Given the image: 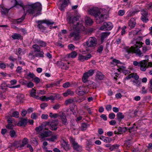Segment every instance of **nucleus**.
Listing matches in <instances>:
<instances>
[{"label":"nucleus","instance_id":"obj_1","mask_svg":"<svg viewBox=\"0 0 152 152\" xmlns=\"http://www.w3.org/2000/svg\"><path fill=\"white\" fill-rule=\"evenodd\" d=\"M14 1L15 6L18 8V5L22 7L23 10H25L30 14H34V16L36 17L41 14L42 6L41 3L37 2L29 5L24 6L23 3L21 1L17 2L15 0H12V2Z\"/></svg>","mask_w":152,"mask_h":152},{"label":"nucleus","instance_id":"obj_2","mask_svg":"<svg viewBox=\"0 0 152 152\" xmlns=\"http://www.w3.org/2000/svg\"><path fill=\"white\" fill-rule=\"evenodd\" d=\"M105 11V9H99L97 7H94L89 10L88 12L90 15L95 17L96 23L99 24L104 20Z\"/></svg>","mask_w":152,"mask_h":152},{"label":"nucleus","instance_id":"obj_3","mask_svg":"<svg viewBox=\"0 0 152 152\" xmlns=\"http://www.w3.org/2000/svg\"><path fill=\"white\" fill-rule=\"evenodd\" d=\"M67 20L69 24L72 25L73 28L74 30L81 32L85 30V27L83 25V21H80L75 24L76 22L79 20L78 17L69 16Z\"/></svg>","mask_w":152,"mask_h":152},{"label":"nucleus","instance_id":"obj_4","mask_svg":"<svg viewBox=\"0 0 152 152\" xmlns=\"http://www.w3.org/2000/svg\"><path fill=\"white\" fill-rule=\"evenodd\" d=\"M135 41V47L131 46L130 47H126L124 48L125 51L128 54L130 53H135L136 55L140 57L143 56L142 53L139 49L141 46L142 43L140 41Z\"/></svg>","mask_w":152,"mask_h":152},{"label":"nucleus","instance_id":"obj_5","mask_svg":"<svg viewBox=\"0 0 152 152\" xmlns=\"http://www.w3.org/2000/svg\"><path fill=\"white\" fill-rule=\"evenodd\" d=\"M33 51H31L28 54V58L31 60L34 59L35 57L43 58L44 53L41 50L40 48L37 44H35L32 46Z\"/></svg>","mask_w":152,"mask_h":152},{"label":"nucleus","instance_id":"obj_6","mask_svg":"<svg viewBox=\"0 0 152 152\" xmlns=\"http://www.w3.org/2000/svg\"><path fill=\"white\" fill-rule=\"evenodd\" d=\"M69 140L74 150L79 151H81L82 150V146L79 145L78 143L75 141V138L70 136L69 137Z\"/></svg>","mask_w":152,"mask_h":152},{"label":"nucleus","instance_id":"obj_7","mask_svg":"<svg viewBox=\"0 0 152 152\" xmlns=\"http://www.w3.org/2000/svg\"><path fill=\"white\" fill-rule=\"evenodd\" d=\"M86 45L89 47H95L97 44V40L95 37H90L86 42Z\"/></svg>","mask_w":152,"mask_h":152},{"label":"nucleus","instance_id":"obj_8","mask_svg":"<svg viewBox=\"0 0 152 152\" xmlns=\"http://www.w3.org/2000/svg\"><path fill=\"white\" fill-rule=\"evenodd\" d=\"M113 28V25L110 22H105L100 27L99 29L102 31L110 30Z\"/></svg>","mask_w":152,"mask_h":152},{"label":"nucleus","instance_id":"obj_9","mask_svg":"<svg viewBox=\"0 0 152 152\" xmlns=\"http://www.w3.org/2000/svg\"><path fill=\"white\" fill-rule=\"evenodd\" d=\"M61 148L66 151H67L71 149L70 145L68 143V142L64 140L61 141Z\"/></svg>","mask_w":152,"mask_h":152},{"label":"nucleus","instance_id":"obj_10","mask_svg":"<svg viewBox=\"0 0 152 152\" xmlns=\"http://www.w3.org/2000/svg\"><path fill=\"white\" fill-rule=\"evenodd\" d=\"M58 123V120H56L49 122L48 124L50 126V129L51 130L56 131L57 129V126Z\"/></svg>","mask_w":152,"mask_h":152},{"label":"nucleus","instance_id":"obj_11","mask_svg":"<svg viewBox=\"0 0 152 152\" xmlns=\"http://www.w3.org/2000/svg\"><path fill=\"white\" fill-rule=\"evenodd\" d=\"M88 91L86 90V87L83 86H80L76 90V92L77 94L80 96H82L86 92H88Z\"/></svg>","mask_w":152,"mask_h":152},{"label":"nucleus","instance_id":"obj_12","mask_svg":"<svg viewBox=\"0 0 152 152\" xmlns=\"http://www.w3.org/2000/svg\"><path fill=\"white\" fill-rule=\"evenodd\" d=\"M140 70L143 72H145L147 68V61L145 60L141 61L140 66Z\"/></svg>","mask_w":152,"mask_h":152},{"label":"nucleus","instance_id":"obj_13","mask_svg":"<svg viewBox=\"0 0 152 152\" xmlns=\"http://www.w3.org/2000/svg\"><path fill=\"white\" fill-rule=\"evenodd\" d=\"M57 65L58 67L63 69L67 70L69 68L66 64L63 63L61 61H58L57 62Z\"/></svg>","mask_w":152,"mask_h":152},{"label":"nucleus","instance_id":"obj_14","mask_svg":"<svg viewBox=\"0 0 152 152\" xmlns=\"http://www.w3.org/2000/svg\"><path fill=\"white\" fill-rule=\"evenodd\" d=\"M52 132L50 131H43L42 132L40 133V137L42 138L45 137H47L52 135Z\"/></svg>","mask_w":152,"mask_h":152},{"label":"nucleus","instance_id":"obj_15","mask_svg":"<svg viewBox=\"0 0 152 152\" xmlns=\"http://www.w3.org/2000/svg\"><path fill=\"white\" fill-rule=\"evenodd\" d=\"M117 70L118 72H122L125 75L129 74L130 73V71L126 69V67L123 66H120L119 68L117 69Z\"/></svg>","mask_w":152,"mask_h":152},{"label":"nucleus","instance_id":"obj_16","mask_svg":"<svg viewBox=\"0 0 152 152\" xmlns=\"http://www.w3.org/2000/svg\"><path fill=\"white\" fill-rule=\"evenodd\" d=\"M34 43L37 44L39 45V47H45L47 45V43L44 41L37 39H35L33 41Z\"/></svg>","mask_w":152,"mask_h":152},{"label":"nucleus","instance_id":"obj_17","mask_svg":"<svg viewBox=\"0 0 152 152\" xmlns=\"http://www.w3.org/2000/svg\"><path fill=\"white\" fill-rule=\"evenodd\" d=\"M136 25L135 20L134 18H132L129 22V26L130 28L132 29L135 27Z\"/></svg>","mask_w":152,"mask_h":152},{"label":"nucleus","instance_id":"obj_18","mask_svg":"<svg viewBox=\"0 0 152 152\" xmlns=\"http://www.w3.org/2000/svg\"><path fill=\"white\" fill-rule=\"evenodd\" d=\"M37 23V26L40 30H44L45 29L46 27L43 25L45 23L44 20H38L36 22Z\"/></svg>","mask_w":152,"mask_h":152},{"label":"nucleus","instance_id":"obj_19","mask_svg":"<svg viewBox=\"0 0 152 152\" xmlns=\"http://www.w3.org/2000/svg\"><path fill=\"white\" fill-rule=\"evenodd\" d=\"M28 122L27 118H21L20 120L19 121L17 124L18 126H25Z\"/></svg>","mask_w":152,"mask_h":152},{"label":"nucleus","instance_id":"obj_20","mask_svg":"<svg viewBox=\"0 0 152 152\" xmlns=\"http://www.w3.org/2000/svg\"><path fill=\"white\" fill-rule=\"evenodd\" d=\"M15 54L17 56L22 55H24L25 53V51H23L20 48H18L14 50Z\"/></svg>","mask_w":152,"mask_h":152},{"label":"nucleus","instance_id":"obj_21","mask_svg":"<svg viewBox=\"0 0 152 152\" xmlns=\"http://www.w3.org/2000/svg\"><path fill=\"white\" fill-rule=\"evenodd\" d=\"M64 1L61 4L59 9L62 11L64 10V8L68 5V3L69 2V0H63Z\"/></svg>","mask_w":152,"mask_h":152},{"label":"nucleus","instance_id":"obj_22","mask_svg":"<svg viewBox=\"0 0 152 152\" xmlns=\"http://www.w3.org/2000/svg\"><path fill=\"white\" fill-rule=\"evenodd\" d=\"M104 76L101 72L98 71L96 74V79L97 80H101L104 78Z\"/></svg>","mask_w":152,"mask_h":152},{"label":"nucleus","instance_id":"obj_23","mask_svg":"<svg viewBox=\"0 0 152 152\" xmlns=\"http://www.w3.org/2000/svg\"><path fill=\"white\" fill-rule=\"evenodd\" d=\"M79 33L75 30V31L71 32L70 34V37H73L75 39L77 40L79 38Z\"/></svg>","mask_w":152,"mask_h":152},{"label":"nucleus","instance_id":"obj_24","mask_svg":"<svg viewBox=\"0 0 152 152\" xmlns=\"http://www.w3.org/2000/svg\"><path fill=\"white\" fill-rule=\"evenodd\" d=\"M140 30H137L136 29L135 30H132L129 32V35L130 37L132 38L135 35L139 34V33L140 32Z\"/></svg>","mask_w":152,"mask_h":152},{"label":"nucleus","instance_id":"obj_25","mask_svg":"<svg viewBox=\"0 0 152 152\" xmlns=\"http://www.w3.org/2000/svg\"><path fill=\"white\" fill-rule=\"evenodd\" d=\"M75 94L74 92L68 89L65 92L63 93L62 95L65 97L67 96L68 95H70L71 96H73Z\"/></svg>","mask_w":152,"mask_h":152},{"label":"nucleus","instance_id":"obj_26","mask_svg":"<svg viewBox=\"0 0 152 152\" xmlns=\"http://www.w3.org/2000/svg\"><path fill=\"white\" fill-rule=\"evenodd\" d=\"M100 139L106 143L110 142L112 140V138L101 136Z\"/></svg>","mask_w":152,"mask_h":152},{"label":"nucleus","instance_id":"obj_27","mask_svg":"<svg viewBox=\"0 0 152 152\" xmlns=\"http://www.w3.org/2000/svg\"><path fill=\"white\" fill-rule=\"evenodd\" d=\"M36 90L34 88H32L31 91L30 95L31 97H33L37 99H39V96L38 95H36Z\"/></svg>","mask_w":152,"mask_h":152},{"label":"nucleus","instance_id":"obj_28","mask_svg":"<svg viewBox=\"0 0 152 152\" xmlns=\"http://www.w3.org/2000/svg\"><path fill=\"white\" fill-rule=\"evenodd\" d=\"M110 34V32H102L101 35V42H103L105 38L107 37Z\"/></svg>","mask_w":152,"mask_h":152},{"label":"nucleus","instance_id":"obj_29","mask_svg":"<svg viewBox=\"0 0 152 152\" xmlns=\"http://www.w3.org/2000/svg\"><path fill=\"white\" fill-rule=\"evenodd\" d=\"M128 129V128L126 127H119L118 129V131L119 134H121L125 132Z\"/></svg>","mask_w":152,"mask_h":152},{"label":"nucleus","instance_id":"obj_30","mask_svg":"<svg viewBox=\"0 0 152 152\" xmlns=\"http://www.w3.org/2000/svg\"><path fill=\"white\" fill-rule=\"evenodd\" d=\"M89 77L87 73L85 72L83 74L82 78L83 82L84 83H86L88 81V79Z\"/></svg>","mask_w":152,"mask_h":152},{"label":"nucleus","instance_id":"obj_31","mask_svg":"<svg viewBox=\"0 0 152 152\" xmlns=\"http://www.w3.org/2000/svg\"><path fill=\"white\" fill-rule=\"evenodd\" d=\"M10 9H7L4 7H1V11L2 14L6 15L7 14Z\"/></svg>","mask_w":152,"mask_h":152},{"label":"nucleus","instance_id":"obj_32","mask_svg":"<svg viewBox=\"0 0 152 152\" xmlns=\"http://www.w3.org/2000/svg\"><path fill=\"white\" fill-rule=\"evenodd\" d=\"M24 97V95L22 94H19L16 96L17 99V101L18 102H20L22 101Z\"/></svg>","mask_w":152,"mask_h":152},{"label":"nucleus","instance_id":"obj_33","mask_svg":"<svg viewBox=\"0 0 152 152\" xmlns=\"http://www.w3.org/2000/svg\"><path fill=\"white\" fill-rule=\"evenodd\" d=\"M89 124L85 123H83L81 124V129L82 131L86 130L87 127L89 126Z\"/></svg>","mask_w":152,"mask_h":152},{"label":"nucleus","instance_id":"obj_34","mask_svg":"<svg viewBox=\"0 0 152 152\" xmlns=\"http://www.w3.org/2000/svg\"><path fill=\"white\" fill-rule=\"evenodd\" d=\"M93 23L92 20L90 18L87 17L85 20L86 24L88 25H91Z\"/></svg>","mask_w":152,"mask_h":152},{"label":"nucleus","instance_id":"obj_35","mask_svg":"<svg viewBox=\"0 0 152 152\" xmlns=\"http://www.w3.org/2000/svg\"><path fill=\"white\" fill-rule=\"evenodd\" d=\"M116 116L117 119L120 120L123 119L124 117V116L123 115V113L120 112H118L117 113Z\"/></svg>","mask_w":152,"mask_h":152},{"label":"nucleus","instance_id":"obj_36","mask_svg":"<svg viewBox=\"0 0 152 152\" xmlns=\"http://www.w3.org/2000/svg\"><path fill=\"white\" fill-rule=\"evenodd\" d=\"M77 55V53L75 51H72L71 53L69 54L68 58H74L76 57Z\"/></svg>","mask_w":152,"mask_h":152},{"label":"nucleus","instance_id":"obj_37","mask_svg":"<svg viewBox=\"0 0 152 152\" xmlns=\"http://www.w3.org/2000/svg\"><path fill=\"white\" fill-rule=\"evenodd\" d=\"M61 118L63 124L64 125L67 124L68 123L66 116L62 114Z\"/></svg>","mask_w":152,"mask_h":152},{"label":"nucleus","instance_id":"obj_38","mask_svg":"<svg viewBox=\"0 0 152 152\" xmlns=\"http://www.w3.org/2000/svg\"><path fill=\"white\" fill-rule=\"evenodd\" d=\"M78 60L80 62H84L85 60V56L83 55L80 54L78 57Z\"/></svg>","mask_w":152,"mask_h":152},{"label":"nucleus","instance_id":"obj_39","mask_svg":"<svg viewBox=\"0 0 152 152\" xmlns=\"http://www.w3.org/2000/svg\"><path fill=\"white\" fill-rule=\"evenodd\" d=\"M28 142V140L26 138H24L23 140L22 144L20 145V147L22 148L26 145Z\"/></svg>","mask_w":152,"mask_h":152},{"label":"nucleus","instance_id":"obj_40","mask_svg":"<svg viewBox=\"0 0 152 152\" xmlns=\"http://www.w3.org/2000/svg\"><path fill=\"white\" fill-rule=\"evenodd\" d=\"M111 63L113 65H116L118 67V68H119V67L120 66H118V64H121V63L118 60L116 59H113L112 61V62H111Z\"/></svg>","mask_w":152,"mask_h":152},{"label":"nucleus","instance_id":"obj_41","mask_svg":"<svg viewBox=\"0 0 152 152\" xmlns=\"http://www.w3.org/2000/svg\"><path fill=\"white\" fill-rule=\"evenodd\" d=\"M21 35L17 33L14 34L12 36V37L14 39H18L20 38Z\"/></svg>","mask_w":152,"mask_h":152},{"label":"nucleus","instance_id":"obj_42","mask_svg":"<svg viewBox=\"0 0 152 152\" xmlns=\"http://www.w3.org/2000/svg\"><path fill=\"white\" fill-rule=\"evenodd\" d=\"M119 145L117 144H115L113 145H111L109 148V149L110 151H112L115 149L118 148L119 147Z\"/></svg>","mask_w":152,"mask_h":152},{"label":"nucleus","instance_id":"obj_43","mask_svg":"<svg viewBox=\"0 0 152 152\" xmlns=\"http://www.w3.org/2000/svg\"><path fill=\"white\" fill-rule=\"evenodd\" d=\"M104 46L102 45H99L97 48V51L99 53H102L103 50Z\"/></svg>","mask_w":152,"mask_h":152},{"label":"nucleus","instance_id":"obj_44","mask_svg":"<svg viewBox=\"0 0 152 152\" xmlns=\"http://www.w3.org/2000/svg\"><path fill=\"white\" fill-rule=\"evenodd\" d=\"M74 102V100L73 99H70L66 100L64 102V104L66 105H67L69 104L73 103Z\"/></svg>","mask_w":152,"mask_h":152},{"label":"nucleus","instance_id":"obj_45","mask_svg":"<svg viewBox=\"0 0 152 152\" xmlns=\"http://www.w3.org/2000/svg\"><path fill=\"white\" fill-rule=\"evenodd\" d=\"M26 14L23 15L21 18L16 20V23H19L21 22L22 21H23L25 19L26 16Z\"/></svg>","mask_w":152,"mask_h":152},{"label":"nucleus","instance_id":"obj_46","mask_svg":"<svg viewBox=\"0 0 152 152\" xmlns=\"http://www.w3.org/2000/svg\"><path fill=\"white\" fill-rule=\"evenodd\" d=\"M59 115L57 113H49V116L51 118H57Z\"/></svg>","mask_w":152,"mask_h":152},{"label":"nucleus","instance_id":"obj_47","mask_svg":"<svg viewBox=\"0 0 152 152\" xmlns=\"http://www.w3.org/2000/svg\"><path fill=\"white\" fill-rule=\"evenodd\" d=\"M43 20L44 23L46 24L48 26L53 25L54 23V22L52 21L51 20Z\"/></svg>","mask_w":152,"mask_h":152},{"label":"nucleus","instance_id":"obj_48","mask_svg":"<svg viewBox=\"0 0 152 152\" xmlns=\"http://www.w3.org/2000/svg\"><path fill=\"white\" fill-rule=\"evenodd\" d=\"M142 39V37L141 36H139L137 38H134L133 40H132L131 43L134 44V43L135 41H140Z\"/></svg>","mask_w":152,"mask_h":152},{"label":"nucleus","instance_id":"obj_49","mask_svg":"<svg viewBox=\"0 0 152 152\" xmlns=\"http://www.w3.org/2000/svg\"><path fill=\"white\" fill-rule=\"evenodd\" d=\"M24 84L26 85L28 88H31L34 86V83L31 82H29L28 83H26Z\"/></svg>","mask_w":152,"mask_h":152},{"label":"nucleus","instance_id":"obj_50","mask_svg":"<svg viewBox=\"0 0 152 152\" xmlns=\"http://www.w3.org/2000/svg\"><path fill=\"white\" fill-rule=\"evenodd\" d=\"M38 116V114H36L35 113H33L31 114V117L33 119H37Z\"/></svg>","mask_w":152,"mask_h":152},{"label":"nucleus","instance_id":"obj_51","mask_svg":"<svg viewBox=\"0 0 152 152\" xmlns=\"http://www.w3.org/2000/svg\"><path fill=\"white\" fill-rule=\"evenodd\" d=\"M141 14L142 16H147L148 12L146 9H142L141 10Z\"/></svg>","mask_w":152,"mask_h":152},{"label":"nucleus","instance_id":"obj_52","mask_svg":"<svg viewBox=\"0 0 152 152\" xmlns=\"http://www.w3.org/2000/svg\"><path fill=\"white\" fill-rule=\"evenodd\" d=\"M141 62V61L138 62L137 61H134L133 62V64L134 66L140 67V66Z\"/></svg>","mask_w":152,"mask_h":152},{"label":"nucleus","instance_id":"obj_53","mask_svg":"<svg viewBox=\"0 0 152 152\" xmlns=\"http://www.w3.org/2000/svg\"><path fill=\"white\" fill-rule=\"evenodd\" d=\"M8 59L10 61H12V62H14L15 61H16V63L17 64H18V63L17 61V59L16 58H14L13 56H10L8 58Z\"/></svg>","mask_w":152,"mask_h":152},{"label":"nucleus","instance_id":"obj_54","mask_svg":"<svg viewBox=\"0 0 152 152\" xmlns=\"http://www.w3.org/2000/svg\"><path fill=\"white\" fill-rule=\"evenodd\" d=\"M19 112L17 111H15L13 112L12 114V116L16 118H18L19 117Z\"/></svg>","mask_w":152,"mask_h":152},{"label":"nucleus","instance_id":"obj_55","mask_svg":"<svg viewBox=\"0 0 152 152\" xmlns=\"http://www.w3.org/2000/svg\"><path fill=\"white\" fill-rule=\"evenodd\" d=\"M87 73L88 76H92L94 73V70L92 69H90L87 72H86Z\"/></svg>","mask_w":152,"mask_h":152},{"label":"nucleus","instance_id":"obj_56","mask_svg":"<svg viewBox=\"0 0 152 152\" xmlns=\"http://www.w3.org/2000/svg\"><path fill=\"white\" fill-rule=\"evenodd\" d=\"M47 98V97H46L45 96H42L40 97H39V99H40L42 101H48V99Z\"/></svg>","mask_w":152,"mask_h":152},{"label":"nucleus","instance_id":"obj_57","mask_svg":"<svg viewBox=\"0 0 152 152\" xmlns=\"http://www.w3.org/2000/svg\"><path fill=\"white\" fill-rule=\"evenodd\" d=\"M10 134L11 137H13L15 135L16 132L14 130L11 129L10 131Z\"/></svg>","mask_w":152,"mask_h":152},{"label":"nucleus","instance_id":"obj_58","mask_svg":"<svg viewBox=\"0 0 152 152\" xmlns=\"http://www.w3.org/2000/svg\"><path fill=\"white\" fill-rule=\"evenodd\" d=\"M147 16H142L141 17V19L144 22L146 23L148 21V19L147 18Z\"/></svg>","mask_w":152,"mask_h":152},{"label":"nucleus","instance_id":"obj_59","mask_svg":"<svg viewBox=\"0 0 152 152\" xmlns=\"http://www.w3.org/2000/svg\"><path fill=\"white\" fill-rule=\"evenodd\" d=\"M43 129V126H40L38 127H36L35 130L37 132H40Z\"/></svg>","mask_w":152,"mask_h":152},{"label":"nucleus","instance_id":"obj_60","mask_svg":"<svg viewBox=\"0 0 152 152\" xmlns=\"http://www.w3.org/2000/svg\"><path fill=\"white\" fill-rule=\"evenodd\" d=\"M112 76L114 77V79L116 80H117V77H118L119 74H118L117 72H113L112 74Z\"/></svg>","mask_w":152,"mask_h":152},{"label":"nucleus","instance_id":"obj_61","mask_svg":"<svg viewBox=\"0 0 152 152\" xmlns=\"http://www.w3.org/2000/svg\"><path fill=\"white\" fill-rule=\"evenodd\" d=\"M60 106L61 105L60 104H57L53 106V108L54 110H57L60 108Z\"/></svg>","mask_w":152,"mask_h":152},{"label":"nucleus","instance_id":"obj_62","mask_svg":"<svg viewBox=\"0 0 152 152\" xmlns=\"http://www.w3.org/2000/svg\"><path fill=\"white\" fill-rule=\"evenodd\" d=\"M56 138V136H53L51 137L48 138L47 140L51 142H53Z\"/></svg>","mask_w":152,"mask_h":152},{"label":"nucleus","instance_id":"obj_63","mask_svg":"<svg viewBox=\"0 0 152 152\" xmlns=\"http://www.w3.org/2000/svg\"><path fill=\"white\" fill-rule=\"evenodd\" d=\"M70 86V83L68 82H67L63 84V87L64 88H67L69 87Z\"/></svg>","mask_w":152,"mask_h":152},{"label":"nucleus","instance_id":"obj_64","mask_svg":"<svg viewBox=\"0 0 152 152\" xmlns=\"http://www.w3.org/2000/svg\"><path fill=\"white\" fill-rule=\"evenodd\" d=\"M47 106L48 104L47 103H43L41 104L40 106L41 109H44L45 107Z\"/></svg>","mask_w":152,"mask_h":152}]
</instances>
